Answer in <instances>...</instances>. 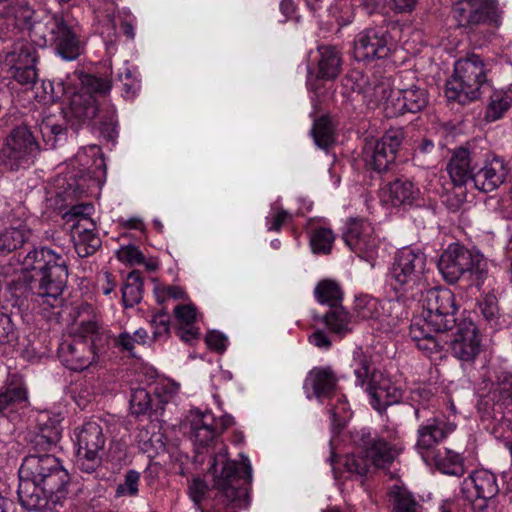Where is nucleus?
<instances>
[{"mask_svg": "<svg viewBox=\"0 0 512 512\" xmlns=\"http://www.w3.org/2000/svg\"><path fill=\"white\" fill-rule=\"evenodd\" d=\"M388 498L391 512H422L419 500L403 485L394 484L388 492Z\"/></svg>", "mask_w": 512, "mask_h": 512, "instance_id": "obj_34", "label": "nucleus"}, {"mask_svg": "<svg viewBox=\"0 0 512 512\" xmlns=\"http://www.w3.org/2000/svg\"><path fill=\"white\" fill-rule=\"evenodd\" d=\"M140 474L135 470H129L125 474L123 483H120L116 488L117 497H134L139 491Z\"/></svg>", "mask_w": 512, "mask_h": 512, "instance_id": "obj_49", "label": "nucleus"}, {"mask_svg": "<svg viewBox=\"0 0 512 512\" xmlns=\"http://www.w3.org/2000/svg\"><path fill=\"white\" fill-rule=\"evenodd\" d=\"M452 355L462 362H473L481 351V339L477 327L464 323L450 341Z\"/></svg>", "mask_w": 512, "mask_h": 512, "instance_id": "obj_24", "label": "nucleus"}, {"mask_svg": "<svg viewBox=\"0 0 512 512\" xmlns=\"http://www.w3.org/2000/svg\"><path fill=\"white\" fill-rule=\"evenodd\" d=\"M391 37L383 27L367 28L359 32L353 42V56L357 61L371 62L384 59L391 52Z\"/></svg>", "mask_w": 512, "mask_h": 512, "instance_id": "obj_20", "label": "nucleus"}, {"mask_svg": "<svg viewBox=\"0 0 512 512\" xmlns=\"http://www.w3.org/2000/svg\"><path fill=\"white\" fill-rule=\"evenodd\" d=\"M191 432L196 445L208 447L218 435V425L210 412L191 411Z\"/></svg>", "mask_w": 512, "mask_h": 512, "instance_id": "obj_29", "label": "nucleus"}, {"mask_svg": "<svg viewBox=\"0 0 512 512\" xmlns=\"http://www.w3.org/2000/svg\"><path fill=\"white\" fill-rule=\"evenodd\" d=\"M17 339V332L11 318L0 313V344H10Z\"/></svg>", "mask_w": 512, "mask_h": 512, "instance_id": "obj_54", "label": "nucleus"}, {"mask_svg": "<svg viewBox=\"0 0 512 512\" xmlns=\"http://www.w3.org/2000/svg\"><path fill=\"white\" fill-rule=\"evenodd\" d=\"M290 218V214L282 208H273V214L268 218V230L279 231L285 221Z\"/></svg>", "mask_w": 512, "mask_h": 512, "instance_id": "obj_59", "label": "nucleus"}, {"mask_svg": "<svg viewBox=\"0 0 512 512\" xmlns=\"http://www.w3.org/2000/svg\"><path fill=\"white\" fill-rule=\"evenodd\" d=\"M429 414L426 408L415 409L416 419L423 420L417 429L416 448L419 451L433 449L456 430V423L441 415L428 417Z\"/></svg>", "mask_w": 512, "mask_h": 512, "instance_id": "obj_18", "label": "nucleus"}, {"mask_svg": "<svg viewBox=\"0 0 512 512\" xmlns=\"http://www.w3.org/2000/svg\"><path fill=\"white\" fill-rule=\"evenodd\" d=\"M68 278L66 257L50 247L29 251L22 261V269L11 283V289L19 297L30 294L54 306L61 296Z\"/></svg>", "mask_w": 512, "mask_h": 512, "instance_id": "obj_2", "label": "nucleus"}, {"mask_svg": "<svg viewBox=\"0 0 512 512\" xmlns=\"http://www.w3.org/2000/svg\"><path fill=\"white\" fill-rule=\"evenodd\" d=\"M380 309H382V301L370 296L358 298L355 303L357 317L362 320H372L374 325H376Z\"/></svg>", "mask_w": 512, "mask_h": 512, "instance_id": "obj_44", "label": "nucleus"}, {"mask_svg": "<svg viewBox=\"0 0 512 512\" xmlns=\"http://www.w3.org/2000/svg\"><path fill=\"white\" fill-rule=\"evenodd\" d=\"M400 299L397 297L396 300L387 299L382 301V309L379 311V317L375 325L376 329L384 333H394L408 319V312Z\"/></svg>", "mask_w": 512, "mask_h": 512, "instance_id": "obj_28", "label": "nucleus"}, {"mask_svg": "<svg viewBox=\"0 0 512 512\" xmlns=\"http://www.w3.org/2000/svg\"><path fill=\"white\" fill-rule=\"evenodd\" d=\"M335 235L329 228L315 229L310 236V246L316 254H328L331 251Z\"/></svg>", "mask_w": 512, "mask_h": 512, "instance_id": "obj_45", "label": "nucleus"}, {"mask_svg": "<svg viewBox=\"0 0 512 512\" xmlns=\"http://www.w3.org/2000/svg\"><path fill=\"white\" fill-rule=\"evenodd\" d=\"M115 344L122 351H126L131 356H135L134 348L137 342L134 339V336H132V334H130L129 332L120 333L119 336L115 339Z\"/></svg>", "mask_w": 512, "mask_h": 512, "instance_id": "obj_62", "label": "nucleus"}, {"mask_svg": "<svg viewBox=\"0 0 512 512\" xmlns=\"http://www.w3.org/2000/svg\"><path fill=\"white\" fill-rule=\"evenodd\" d=\"M321 320L334 334L343 336L351 331V316L342 305L329 309Z\"/></svg>", "mask_w": 512, "mask_h": 512, "instance_id": "obj_38", "label": "nucleus"}, {"mask_svg": "<svg viewBox=\"0 0 512 512\" xmlns=\"http://www.w3.org/2000/svg\"><path fill=\"white\" fill-rule=\"evenodd\" d=\"M31 230L27 224L17 223L0 232V255H7L21 248L28 241Z\"/></svg>", "mask_w": 512, "mask_h": 512, "instance_id": "obj_35", "label": "nucleus"}, {"mask_svg": "<svg viewBox=\"0 0 512 512\" xmlns=\"http://www.w3.org/2000/svg\"><path fill=\"white\" fill-rule=\"evenodd\" d=\"M151 408L150 396L145 389H136L130 398V409L135 415H143Z\"/></svg>", "mask_w": 512, "mask_h": 512, "instance_id": "obj_50", "label": "nucleus"}, {"mask_svg": "<svg viewBox=\"0 0 512 512\" xmlns=\"http://www.w3.org/2000/svg\"><path fill=\"white\" fill-rule=\"evenodd\" d=\"M509 168L504 159L492 156L483 161L473 177L474 187L488 193L496 190L506 180Z\"/></svg>", "mask_w": 512, "mask_h": 512, "instance_id": "obj_23", "label": "nucleus"}, {"mask_svg": "<svg viewBox=\"0 0 512 512\" xmlns=\"http://www.w3.org/2000/svg\"><path fill=\"white\" fill-rule=\"evenodd\" d=\"M347 246L359 257L372 259L378 249L379 239L374 233L372 224L366 220H351L343 234Z\"/></svg>", "mask_w": 512, "mask_h": 512, "instance_id": "obj_22", "label": "nucleus"}, {"mask_svg": "<svg viewBox=\"0 0 512 512\" xmlns=\"http://www.w3.org/2000/svg\"><path fill=\"white\" fill-rule=\"evenodd\" d=\"M315 297L320 304L327 305L329 309L342 305L343 292L339 284L333 280H323L314 290Z\"/></svg>", "mask_w": 512, "mask_h": 512, "instance_id": "obj_40", "label": "nucleus"}, {"mask_svg": "<svg viewBox=\"0 0 512 512\" xmlns=\"http://www.w3.org/2000/svg\"><path fill=\"white\" fill-rule=\"evenodd\" d=\"M156 298L159 303H163L165 298H172L175 300L186 299L187 294L183 288L180 286H164L162 288H158L155 290Z\"/></svg>", "mask_w": 512, "mask_h": 512, "instance_id": "obj_56", "label": "nucleus"}, {"mask_svg": "<svg viewBox=\"0 0 512 512\" xmlns=\"http://www.w3.org/2000/svg\"><path fill=\"white\" fill-rule=\"evenodd\" d=\"M40 133L42 138L49 148L53 149L56 147L57 142L55 136H53L52 118H45L39 125Z\"/></svg>", "mask_w": 512, "mask_h": 512, "instance_id": "obj_61", "label": "nucleus"}, {"mask_svg": "<svg viewBox=\"0 0 512 512\" xmlns=\"http://www.w3.org/2000/svg\"><path fill=\"white\" fill-rule=\"evenodd\" d=\"M82 83L86 90L72 95L68 112L69 120L75 126L92 125L99 129L101 133H107L108 137H112L111 134L115 126L114 112L103 115L95 96L92 94V92H109L111 81L107 78L86 75L82 79Z\"/></svg>", "mask_w": 512, "mask_h": 512, "instance_id": "obj_5", "label": "nucleus"}, {"mask_svg": "<svg viewBox=\"0 0 512 512\" xmlns=\"http://www.w3.org/2000/svg\"><path fill=\"white\" fill-rule=\"evenodd\" d=\"M37 57L35 48L27 41H18L5 55V64L10 68L35 66Z\"/></svg>", "mask_w": 512, "mask_h": 512, "instance_id": "obj_37", "label": "nucleus"}, {"mask_svg": "<svg viewBox=\"0 0 512 512\" xmlns=\"http://www.w3.org/2000/svg\"><path fill=\"white\" fill-rule=\"evenodd\" d=\"M42 28L45 32L41 37L51 41L58 54L65 60H75L83 52L84 41L82 31L78 23L69 15L55 13L45 18L44 23L33 27L34 31L40 33Z\"/></svg>", "mask_w": 512, "mask_h": 512, "instance_id": "obj_10", "label": "nucleus"}, {"mask_svg": "<svg viewBox=\"0 0 512 512\" xmlns=\"http://www.w3.org/2000/svg\"><path fill=\"white\" fill-rule=\"evenodd\" d=\"M512 106V88L507 90H494L490 95V101L486 110V119L488 121H496Z\"/></svg>", "mask_w": 512, "mask_h": 512, "instance_id": "obj_39", "label": "nucleus"}, {"mask_svg": "<svg viewBox=\"0 0 512 512\" xmlns=\"http://www.w3.org/2000/svg\"><path fill=\"white\" fill-rule=\"evenodd\" d=\"M11 76L26 89H30L37 81V71L35 66H21L19 68L9 69Z\"/></svg>", "mask_w": 512, "mask_h": 512, "instance_id": "obj_51", "label": "nucleus"}, {"mask_svg": "<svg viewBox=\"0 0 512 512\" xmlns=\"http://www.w3.org/2000/svg\"><path fill=\"white\" fill-rule=\"evenodd\" d=\"M312 135L317 146L327 148L334 139L333 126L327 116H322L315 120Z\"/></svg>", "mask_w": 512, "mask_h": 512, "instance_id": "obj_43", "label": "nucleus"}, {"mask_svg": "<svg viewBox=\"0 0 512 512\" xmlns=\"http://www.w3.org/2000/svg\"><path fill=\"white\" fill-rule=\"evenodd\" d=\"M205 342L210 349L222 353L226 349L227 338L220 332L212 331L206 335Z\"/></svg>", "mask_w": 512, "mask_h": 512, "instance_id": "obj_60", "label": "nucleus"}, {"mask_svg": "<svg viewBox=\"0 0 512 512\" xmlns=\"http://www.w3.org/2000/svg\"><path fill=\"white\" fill-rule=\"evenodd\" d=\"M174 314L178 322L185 326L192 325L196 319V308L192 304L177 305Z\"/></svg>", "mask_w": 512, "mask_h": 512, "instance_id": "obj_57", "label": "nucleus"}, {"mask_svg": "<svg viewBox=\"0 0 512 512\" xmlns=\"http://www.w3.org/2000/svg\"><path fill=\"white\" fill-rule=\"evenodd\" d=\"M354 374L357 378V384L363 385L370 377L367 392L371 397V405L374 409L381 412L388 406L397 403L401 396V390L380 372L370 373V361L362 350H356L353 354Z\"/></svg>", "mask_w": 512, "mask_h": 512, "instance_id": "obj_12", "label": "nucleus"}, {"mask_svg": "<svg viewBox=\"0 0 512 512\" xmlns=\"http://www.w3.org/2000/svg\"><path fill=\"white\" fill-rule=\"evenodd\" d=\"M337 386V378L330 367H315L307 375L304 388L307 390V397L317 399L329 398Z\"/></svg>", "mask_w": 512, "mask_h": 512, "instance_id": "obj_27", "label": "nucleus"}, {"mask_svg": "<svg viewBox=\"0 0 512 512\" xmlns=\"http://www.w3.org/2000/svg\"><path fill=\"white\" fill-rule=\"evenodd\" d=\"M309 342L317 348L329 349L331 347V341L327 334L318 329L309 336Z\"/></svg>", "mask_w": 512, "mask_h": 512, "instance_id": "obj_64", "label": "nucleus"}, {"mask_svg": "<svg viewBox=\"0 0 512 512\" xmlns=\"http://www.w3.org/2000/svg\"><path fill=\"white\" fill-rule=\"evenodd\" d=\"M438 269L450 284L462 280L480 289L488 278V263L483 254L459 244H450L442 253Z\"/></svg>", "mask_w": 512, "mask_h": 512, "instance_id": "obj_6", "label": "nucleus"}, {"mask_svg": "<svg viewBox=\"0 0 512 512\" xmlns=\"http://www.w3.org/2000/svg\"><path fill=\"white\" fill-rule=\"evenodd\" d=\"M333 425L341 427L347 418L348 406L345 401H341L339 406L329 410Z\"/></svg>", "mask_w": 512, "mask_h": 512, "instance_id": "obj_63", "label": "nucleus"}, {"mask_svg": "<svg viewBox=\"0 0 512 512\" xmlns=\"http://www.w3.org/2000/svg\"><path fill=\"white\" fill-rule=\"evenodd\" d=\"M209 471L213 475L214 498L202 506L208 492L207 483L200 477L188 482V495L201 512H238L249 503L248 485L252 479V467L246 457L242 463L229 460L227 450L217 453Z\"/></svg>", "mask_w": 512, "mask_h": 512, "instance_id": "obj_1", "label": "nucleus"}, {"mask_svg": "<svg viewBox=\"0 0 512 512\" xmlns=\"http://www.w3.org/2000/svg\"><path fill=\"white\" fill-rule=\"evenodd\" d=\"M403 138L401 129H393L380 139L366 141L362 151L365 166L377 172L386 171L394 162Z\"/></svg>", "mask_w": 512, "mask_h": 512, "instance_id": "obj_17", "label": "nucleus"}, {"mask_svg": "<svg viewBox=\"0 0 512 512\" xmlns=\"http://www.w3.org/2000/svg\"><path fill=\"white\" fill-rule=\"evenodd\" d=\"M395 81L392 86L390 79L384 78L372 88L375 102H383L388 117L417 113L427 106L428 92L418 83L414 72L402 71Z\"/></svg>", "mask_w": 512, "mask_h": 512, "instance_id": "obj_4", "label": "nucleus"}, {"mask_svg": "<svg viewBox=\"0 0 512 512\" xmlns=\"http://www.w3.org/2000/svg\"><path fill=\"white\" fill-rule=\"evenodd\" d=\"M425 266L426 256L420 250L405 247L396 253L388 283L398 298L415 299L422 292Z\"/></svg>", "mask_w": 512, "mask_h": 512, "instance_id": "obj_9", "label": "nucleus"}, {"mask_svg": "<svg viewBox=\"0 0 512 512\" xmlns=\"http://www.w3.org/2000/svg\"><path fill=\"white\" fill-rule=\"evenodd\" d=\"M37 432L32 440L36 448L46 450L56 445L61 438V427L58 420L52 419L48 413L41 412L36 418Z\"/></svg>", "mask_w": 512, "mask_h": 512, "instance_id": "obj_31", "label": "nucleus"}, {"mask_svg": "<svg viewBox=\"0 0 512 512\" xmlns=\"http://www.w3.org/2000/svg\"><path fill=\"white\" fill-rule=\"evenodd\" d=\"M435 467L443 474L460 477L465 472L461 455L450 449L438 450L432 457Z\"/></svg>", "mask_w": 512, "mask_h": 512, "instance_id": "obj_36", "label": "nucleus"}, {"mask_svg": "<svg viewBox=\"0 0 512 512\" xmlns=\"http://www.w3.org/2000/svg\"><path fill=\"white\" fill-rule=\"evenodd\" d=\"M317 78L325 81L335 80L342 71L340 51L333 46L324 45L318 48Z\"/></svg>", "mask_w": 512, "mask_h": 512, "instance_id": "obj_32", "label": "nucleus"}, {"mask_svg": "<svg viewBox=\"0 0 512 512\" xmlns=\"http://www.w3.org/2000/svg\"><path fill=\"white\" fill-rule=\"evenodd\" d=\"M445 331L446 330H438L435 324L430 322V317L423 313L422 317H416L411 321L409 336L413 342H417L434 333Z\"/></svg>", "mask_w": 512, "mask_h": 512, "instance_id": "obj_42", "label": "nucleus"}, {"mask_svg": "<svg viewBox=\"0 0 512 512\" xmlns=\"http://www.w3.org/2000/svg\"><path fill=\"white\" fill-rule=\"evenodd\" d=\"M118 259L123 262H128L131 265L144 263V254L133 245L121 247L117 252Z\"/></svg>", "mask_w": 512, "mask_h": 512, "instance_id": "obj_55", "label": "nucleus"}, {"mask_svg": "<svg viewBox=\"0 0 512 512\" xmlns=\"http://www.w3.org/2000/svg\"><path fill=\"white\" fill-rule=\"evenodd\" d=\"M352 441L361 449L364 456L348 455L344 465L348 472L359 476H365L371 466L376 468L388 467L401 451L398 443L388 442L367 429L354 432Z\"/></svg>", "mask_w": 512, "mask_h": 512, "instance_id": "obj_8", "label": "nucleus"}, {"mask_svg": "<svg viewBox=\"0 0 512 512\" xmlns=\"http://www.w3.org/2000/svg\"><path fill=\"white\" fill-rule=\"evenodd\" d=\"M461 496L474 512H495L499 493L496 475L487 469L473 471L461 483Z\"/></svg>", "mask_w": 512, "mask_h": 512, "instance_id": "obj_14", "label": "nucleus"}, {"mask_svg": "<svg viewBox=\"0 0 512 512\" xmlns=\"http://www.w3.org/2000/svg\"><path fill=\"white\" fill-rule=\"evenodd\" d=\"M491 64L475 53L459 58L454 64V73L446 83L445 95L449 101L462 105L477 100L481 88L488 83L487 74Z\"/></svg>", "mask_w": 512, "mask_h": 512, "instance_id": "obj_7", "label": "nucleus"}, {"mask_svg": "<svg viewBox=\"0 0 512 512\" xmlns=\"http://www.w3.org/2000/svg\"><path fill=\"white\" fill-rule=\"evenodd\" d=\"M478 309L483 318L490 324H496L499 319L500 311L498 300L493 293L486 294L478 302Z\"/></svg>", "mask_w": 512, "mask_h": 512, "instance_id": "obj_48", "label": "nucleus"}, {"mask_svg": "<svg viewBox=\"0 0 512 512\" xmlns=\"http://www.w3.org/2000/svg\"><path fill=\"white\" fill-rule=\"evenodd\" d=\"M94 228L81 222L73 224L74 247L79 257H88L101 247V239L94 232Z\"/></svg>", "mask_w": 512, "mask_h": 512, "instance_id": "obj_33", "label": "nucleus"}, {"mask_svg": "<svg viewBox=\"0 0 512 512\" xmlns=\"http://www.w3.org/2000/svg\"><path fill=\"white\" fill-rule=\"evenodd\" d=\"M39 145L27 126L14 128L6 137L0 150V164L10 171H17L30 165L37 153Z\"/></svg>", "mask_w": 512, "mask_h": 512, "instance_id": "obj_15", "label": "nucleus"}, {"mask_svg": "<svg viewBox=\"0 0 512 512\" xmlns=\"http://www.w3.org/2000/svg\"><path fill=\"white\" fill-rule=\"evenodd\" d=\"M19 477L45 485L49 492L57 491L60 494H68L69 473L54 455L30 454L26 456L20 466Z\"/></svg>", "mask_w": 512, "mask_h": 512, "instance_id": "obj_11", "label": "nucleus"}, {"mask_svg": "<svg viewBox=\"0 0 512 512\" xmlns=\"http://www.w3.org/2000/svg\"><path fill=\"white\" fill-rule=\"evenodd\" d=\"M117 79L122 83L123 90L127 96H133L139 89V82L136 77L133 76L127 64H123V66L118 69Z\"/></svg>", "mask_w": 512, "mask_h": 512, "instance_id": "obj_52", "label": "nucleus"}, {"mask_svg": "<svg viewBox=\"0 0 512 512\" xmlns=\"http://www.w3.org/2000/svg\"><path fill=\"white\" fill-rule=\"evenodd\" d=\"M444 341L438 333H434L423 340L415 342L419 350H421L426 356L431 357L434 354L440 353L443 349Z\"/></svg>", "mask_w": 512, "mask_h": 512, "instance_id": "obj_53", "label": "nucleus"}, {"mask_svg": "<svg viewBox=\"0 0 512 512\" xmlns=\"http://www.w3.org/2000/svg\"><path fill=\"white\" fill-rule=\"evenodd\" d=\"M424 314L438 330H451L456 324L455 314L458 307L455 295L446 288H430L421 298Z\"/></svg>", "mask_w": 512, "mask_h": 512, "instance_id": "obj_16", "label": "nucleus"}, {"mask_svg": "<svg viewBox=\"0 0 512 512\" xmlns=\"http://www.w3.org/2000/svg\"><path fill=\"white\" fill-rule=\"evenodd\" d=\"M94 211V207L90 203H81L78 205L72 206L67 212L63 214V219L66 222L75 221V224H79L80 222L84 225L95 227L94 222L91 220L90 216Z\"/></svg>", "mask_w": 512, "mask_h": 512, "instance_id": "obj_47", "label": "nucleus"}, {"mask_svg": "<svg viewBox=\"0 0 512 512\" xmlns=\"http://www.w3.org/2000/svg\"><path fill=\"white\" fill-rule=\"evenodd\" d=\"M77 444V465L82 472H95L103 461L106 437L98 420H89L74 430Z\"/></svg>", "mask_w": 512, "mask_h": 512, "instance_id": "obj_13", "label": "nucleus"}, {"mask_svg": "<svg viewBox=\"0 0 512 512\" xmlns=\"http://www.w3.org/2000/svg\"><path fill=\"white\" fill-rule=\"evenodd\" d=\"M151 324L154 328V337L159 338L169 332L170 316L167 312L162 311L152 318Z\"/></svg>", "mask_w": 512, "mask_h": 512, "instance_id": "obj_58", "label": "nucleus"}, {"mask_svg": "<svg viewBox=\"0 0 512 512\" xmlns=\"http://www.w3.org/2000/svg\"><path fill=\"white\" fill-rule=\"evenodd\" d=\"M143 295V279L138 270L130 272L122 287V300L126 307L138 304Z\"/></svg>", "mask_w": 512, "mask_h": 512, "instance_id": "obj_41", "label": "nucleus"}, {"mask_svg": "<svg viewBox=\"0 0 512 512\" xmlns=\"http://www.w3.org/2000/svg\"><path fill=\"white\" fill-rule=\"evenodd\" d=\"M46 488L31 479L19 477L17 495L20 505L28 511L44 512L54 510L67 497V494L60 496L57 491L49 492Z\"/></svg>", "mask_w": 512, "mask_h": 512, "instance_id": "obj_21", "label": "nucleus"}, {"mask_svg": "<svg viewBox=\"0 0 512 512\" xmlns=\"http://www.w3.org/2000/svg\"><path fill=\"white\" fill-rule=\"evenodd\" d=\"M28 402L27 389L19 381H11L0 391V417H7L24 408Z\"/></svg>", "mask_w": 512, "mask_h": 512, "instance_id": "obj_30", "label": "nucleus"}, {"mask_svg": "<svg viewBox=\"0 0 512 512\" xmlns=\"http://www.w3.org/2000/svg\"><path fill=\"white\" fill-rule=\"evenodd\" d=\"M453 14L461 26H499L502 12L497 0H458L453 6Z\"/></svg>", "mask_w": 512, "mask_h": 512, "instance_id": "obj_19", "label": "nucleus"}, {"mask_svg": "<svg viewBox=\"0 0 512 512\" xmlns=\"http://www.w3.org/2000/svg\"><path fill=\"white\" fill-rule=\"evenodd\" d=\"M381 200L394 207H411L418 204L420 190L411 181L398 178L382 188Z\"/></svg>", "mask_w": 512, "mask_h": 512, "instance_id": "obj_26", "label": "nucleus"}, {"mask_svg": "<svg viewBox=\"0 0 512 512\" xmlns=\"http://www.w3.org/2000/svg\"><path fill=\"white\" fill-rule=\"evenodd\" d=\"M98 21L95 24V32L98 33L104 40L105 44L113 45L117 39L116 22L112 13H106L101 17L98 16Z\"/></svg>", "mask_w": 512, "mask_h": 512, "instance_id": "obj_46", "label": "nucleus"}, {"mask_svg": "<svg viewBox=\"0 0 512 512\" xmlns=\"http://www.w3.org/2000/svg\"><path fill=\"white\" fill-rule=\"evenodd\" d=\"M111 335L95 320L81 321L69 339L58 347L61 363L72 371H83L96 363Z\"/></svg>", "mask_w": 512, "mask_h": 512, "instance_id": "obj_3", "label": "nucleus"}, {"mask_svg": "<svg viewBox=\"0 0 512 512\" xmlns=\"http://www.w3.org/2000/svg\"><path fill=\"white\" fill-rule=\"evenodd\" d=\"M477 170L476 154L466 147H458L452 151L447 163V172L455 186H464L473 177Z\"/></svg>", "mask_w": 512, "mask_h": 512, "instance_id": "obj_25", "label": "nucleus"}]
</instances>
